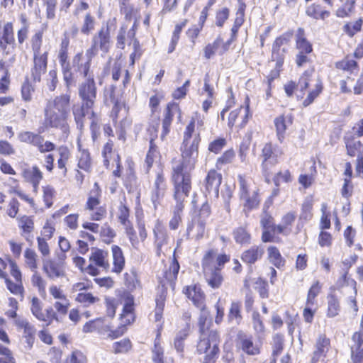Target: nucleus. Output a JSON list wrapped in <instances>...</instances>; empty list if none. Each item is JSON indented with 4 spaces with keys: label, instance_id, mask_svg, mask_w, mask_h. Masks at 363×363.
Wrapping results in <instances>:
<instances>
[{
    "label": "nucleus",
    "instance_id": "6ab92c4d",
    "mask_svg": "<svg viewBox=\"0 0 363 363\" xmlns=\"http://www.w3.org/2000/svg\"><path fill=\"white\" fill-rule=\"evenodd\" d=\"M14 43V35L13 24L11 23H6L3 25L0 24V51L6 52L7 45Z\"/></svg>",
    "mask_w": 363,
    "mask_h": 363
},
{
    "label": "nucleus",
    "instance_id": "bb28decb",
    "mask_svg": "<svg viewBox=\"0 0 363 363\" xmlns=\"http://www.w3.org/2000/svg\"><path fill=\"white\" fill-rule=\"evenodd\" d=\"M221 175L216 170L211 169L208 172L206 178V189L208 192L214 191L218 193V189L221 184Z\"/></svg>",
    "mask_w": 363,
    "mask_h": 363
},
{
    "label": "nucleus",
    "instance_id": "f3484780",
    "mask_svg": "<svg viewBox=\"0 0 363 363\" xmlns=\"http://www.w3.org/2000/svg\"><path fill=\"white\" fill-rule=\"evenodd\" d=\"M34 67L32 70V76L35 82H40L41 75L44 74L47 69L48 52L43 53L33 54Z\"/></svg>",
    "mask_w": 363,
    "mask_h": 363
},
{
    "label": "nucleus",
    "instance_id": "6e6552de",
    "mask_svg": "<svg viewBox=\"0 0 363 363\" xmlns=\"http://www.w3.org/2000/svg\"><path fill=\"white\" fill-rule=\"evenodd\" d=\"M184 293L192 301L193 303L201 310V313L200 317H203V320H206L209 313L206 310L204 303L205 296L201 287L196 284L187 286L184 289Z\"/></svg>",
    "mask_w": 363,
    "mask_h": 363
},
{
    "label": "nucleus",
    "instance_id": "39448f33",
    "mask_svg": "<svg viewBox=\"0 0 363 363\" xmlns=\"http://www.w3.org/2000/svg\"><path fill=\"white\" fill-rule=\"evenodd\" d=\"M313 69L306 70L298 80V86L300 91L303 92L308 90V96L303 101L305 107L312 104L322 91V84L318 78L313 77Z\"/></svg>",
    "mask_w": 363,
    "mask_h": 363
},
{
    "label": "nucleus",
    "instance_id": "ea45409f",
    "mask_svg": "<svg viewBox=\"0 0 363 363\" xmlns=\"http://www.w3.org/2000/svg\"><path fill=\"white\" fill-rule=\"evenodd\" d=\"M296 48L301 53H310L312 51V46L304 37V31L298 28L296 34Z\"/></svg>",
    "mask_w": 363,
    "mask_h": 363
},
{
    "label": "nucleus",
    "instance_id": "4d7b16f0",
    "mask_svg": "<svg viewBox=\"0 0 363 363\" xmlns=\"http://www.w3.org/2000/svg\"><path fill=\"white\" fill-rule=\"evenodd\" d=\"M113 143L109 140L104 146L102 155L104 158V162L106 166H108L110 160L114 161V157L116 155L113 153Z\"/></svg>",
    "mask_w": 363,
    "mask_h": 363
},
{
    "label": "nucleus",
    "instance_id": "13d9d810",
    "mask_svg": "<svg viewBox=\"0 0 363 363\" xmlns=\"http://www.w3.org/2000/svg\"><path fill=\"white\" fill-rule=\"evenodd\" d=\"M260 224L263 229H271L274 233H277V225L274 223V218L267 213L262 215Z\"/></svg>",
    "mask_w": 363,
    "mask_h": 363
},
{
    "label": "nucleus",
    "instance_id": "f257e3e1",
    "mask_svg": "<svg viewBox=\"0 0 363 363\" xmlns=\"http://www.w3.org/2000/svg\"><path fill=\"white\" fill-rule=\"evenodd\" d=\"M201 142L199 133H194V121L190 122L184 133L180 147L181 160H174L172 164V182L176 189V197L182 199L191 189V172L195 168Z\"/></svg>",
    "mask_w": 363,
    "mask_h": 363
},
{
    "label": "nucleus",
    "instance_id": "4be33fe9",
    "mask_svg": "<svg viewBox=\"0 0 363 363\" xmlns=\"http://www.w3.org/2000/svg\"><path fill=\"white\" fill-rule=\"evenodd\" d=\"M344 143L347 155L350 157L357 156V157L359 155H363V145L360 140L355 139L352 135H345Z\"/></svg>",
    "mask_w": 363,
    "mask_h": 363
},
{
    "label": "nucleus",
    "instance_id": "473e14b6",
    "mask_svg": "<svg viewBox=\"0 0 363 363\" xmlns=\"http://www.w3.org/2000/svg\"><path fill=\"white\" fill-rule=\"evenodd\" d=\"M77 146L79 152L78 155V167L88 172L91 167V160L89 152L82 148L79 139L77 140Z\"/></svg>",
    "mask_w": 363,
    "mask_h": 363
},
{
    "label": "nucleus",
    "instance_id": "4c0bfd02",
    "mask_svg": "<svg viewBox=\"0 0 363 363\" xmlns=\"http://www.w3.org/2000/svg\"><path fill=\"white\" fill-rule=\"evenodd\" d=\"M202 265L203 272L207 271V268L211 271L218 270L216 264V251L214 250H208L203 258Z\"/></svg>",
    "mask_w": 363,
    "mask_h": 363
},
{
    "label": "nucleus",
    "instance_id": "5fc2aeb1",
    "mask_svg": "<svg viewBox=\"0 0 363 363\" xmlns=\"http://www.w3.org/2000/svg\"><path fill=\"white\" fill-rule=\"evenodd\" d=\"M99 298L94 296L91 293L80 292L75 297V301L84 304L85 306H89L94 303Z\"/></svg>",
    "mask_w": 363,
    "mask_h": 363
},
{
    "label": "nucleus",
    "instance_id": "a19ab883",
    "mask_svg": "<svg viewBox=\"0 0 363 363\" xmlns=\"http://www.w3.org/2000/svg\"><path fill=\"white\" fill-rule=\"evenodd\" d=\"M241 303L239 302H233L230 305L228 314V320L233 324H239L242 320L240 314Z\"/></svg>",
    "mask_w": 363,
    "mask_h": 363
},
{
    "label": "nucleus",
    "instance_id": "1a4fd4ad",
    "mask_svg": "<svg viewBox=\"0 0 363 363\" xmlns=\"http://www.w3.org/2000/svg\"><path fill=\"white\" fill-rule=\"evenodd\" d=\"M79 86V96L85 106L93 107L96 98V87L94 76L86 77Z\"/></svg>",
    "mask_w": 363,
    "mask_h": 363
},
{
    "label": "nucleus",
    "instance_id": "0eeeda50",
    "mask_svg": "<svg viewBox=\"0 0 363 363\" xmlns=\"http://www.w3.org/2000/svg\"><path fill=\"white\" fill-rule=\"evenodd\" d=\"M111 47V40L109 28L108 26L102 27L96 32L91 38V45L87 50L95 57L99 51L101 52V56L104 57L109 52Z\"/></svg>",
    "mask_w": 363,
    "mask_h": 363
},
{
    "label": "nucleus",
    "instance_id": "7c9ffc66",
    "mask_svg": "<svg viewBox=\"0 0 363 363\" xmlns=\"http://www.w3.org/2000/svg\"><path fill=\"white\" fill-rule=\"evenodd\" d=\"M296 218L295 212H289L285 214L282 218L280 224L277 225V233L287 235L291 230V227Z\"/></svg>",
    "mask_w": 363,
    "mask_h": 363
},
{
    "label": "nucleus",
    "instance_id": "5701e85b",
    "mask_svg": "<svg viewBox=\"0 0 363 363\" xmlns=\"http://www.w3.org/2000/svg\"><path fill=\"white\" fill-rule=\"evenodd\" d=\"M179 270V264L178 262L174 259L169 269L164 272L163 277H159L160 282L162 286H165L167 284L172 285L177 279V274Z\"/></svg>",
    "mask_w": 363,
    "mask_h": 363
},
{
    "label": "nucleus",
    "instance_id": "0e129e2a",
    "mask_svg": "<svg viewBox=\"0 0 363 363\" xmlns=\"http://www.w3.org/2000/svg\"><path fill=\"white\" fill-rule=\"evenodd\" d=\"M321 290V285L319 281H315L310 288L307 296V306H313L315 297L319 294Z\"/></svg>",
    "mask_w": 363,
    "mask_h": 363
},
{
    "label": "nucleus",
    "instance_id": "2eb2a0df",
    "mask_svg": "<svg viewBox=\"0 0 363 363\" xmlns=\"http://www.w3.org/2000/svg\"><path fill=\"white\" fill-rule=\"evenodd\" d=\"M166 191V183L162 173L159 172L157 174L156 179L152 189L151 201L153 203L154 207L156 208L160 201L164 196Z\"/></svg>",
    "mask_w": 363,
    "mask_h": 363
},
{
    "label": "nucleus",
    "instance_id": "864d4df0",
    "mask_svg": "<svg viewBox=\"0 0 363 363\" xmlns=\"http://www.w3.org/2000/svg\"><path fill=\"white\" fill-rule=\"evenodd\" d=\"M337 67L340 69L354 72L357 70V63L352 58L347 57L337 64Z\"/></svg>",
    "mask_w": 363,
    "mask_h": 363
},
{
    "label": "nucleus",
    "instance_id": "cd10ccee",
    "mask_svg": "<svg viewBox=\"0 0 363 363\" xmlns=\"http://www.w3.org/2000/svg\"><path fill=\"white\" fill-rule=\"evenodd\" d=\"M240 344L243 352L249 355H257L260 352V344L254 343L252 337L245 335L240 336Z\"/></svg>",
    "mask_w": 363,
    "mask_h": 363
},
{
    "label": "nucleus",
    "instance_id": "dca6fc26",
    "mask_svg": "<svg viewBox=\"0 0 363 363\" xmlns=\"http://www.w3.org/2000/svg\"><path fill=\"white\" fill-rule=\"evenodd\" d=\"M89 261L104 271H108L110 268L108 252L106 250L96 247L91 248Z\"/></svg>",
    "mask_w": 363,
    "mask_h": 363
},
{
    "label": "nucleus",
    "instance_id": "20e7f679",
    "mask_svg": "<svg viewBox=\"0 0 363 363\" xmlns=\"http://www.w3.org/2000/svg\"><path fill=\"white\" fill-rule=\"evenodd\" d=\"M206 320H203V317L199 318V323L201 334L197 345V351L200 354H205L206 359H213L219 352L220 339L216 330L208 331V327L205 325Z\"/></svg>",
    "mask_w": 363,
    "mask_h": 363
},
{
    "label": "nucleus",
    "instance_id": "de8ad7c7",
    "mask_svg": "<svg viewBox=\"0 0 363 363\" xmlns=\"http://www.w3.org/2000/svg\"><path fill=\"white\" fill-rule=\"evenodd\" d=\"M40 135L35 134L30 131L21 132L18 134V139L26 143L31 144L34 146L39 144V140H40Z\"/></svg>",
    "mask_w": 363,
    "mask_h": 363
},
{
    "label": "nucleus",
    "instance_id": "8fccbe9b",
    "mask_svg": "<svg viewBox=\"0 0 363 363\" xmlns=\"http://www.w3.org/2000/svg\"><path fill=\"white\" fill-rule=\"evenodd\" d=\"M25 263L28 268L32 272L35 271L38 268L37 255L34 250L26 249L24 252Z\"/></svg>",
    "mask_w": 363,
    "mask_h": 363
},
{
    "label": "nucleus",
    "instance_id": "f03ea898",
    "mask_svg": "<svg viewBox=\"0 0 363 363\" xmlns=\"http://www.w3.org/2000/svg\"><path fill=\"white\" fill-rule=\"evenodd\" d=\"M71 111V96L62 94L48 99L44 108V121L47 127L69 131L67 123Z\"/></svg>",
    "mask_w": 363,
    "mask_h": 363
},
{
    "label": "nucleus",
    "instance_id": "a18cd8bd",
    "mask_svg": "<svg viewBox=\"0 0 363 363\" xmlns=\"http://www.w3.org/2000/svg\"><path fill=\"white\" fill-rule=\"evenodd\" d=\"M340 303L337 298L330 295L328 297V311L327 315L330 318H334L338 315L340 311Z\"/></svg>",
    "mask_w": 363,
    "mask_h": 363
},
{
    "label": "nucleus",
    "instance_id": "bf43d9fd",
    "mask_svg": "<svg viewBox=\"0 0 363 363\" xmlns=\"http://www.w3.org/2000/svg\"><path fill=\"white\" fill-rule=\"evenodd\" d=\"M43 30H39L31 38V45L33 54L43 53L41 50Z\"/></svg>",
    "mask_w": 363,
    "mask_h": 363
},
{
    "label": "nucleus",
    "instance_id": "a211bd4d",
    "mask_svg": "<svg viewBox=\"0 0 363 363\" xmlns=\"http://www.w3.org/2000/svg\"><path fill=\"white\" fill-rule=\"evenodd\" d=\"M231 40L223 42V39L219 36L213 43L208 44L204 48V56L206 59H210L216 52L220 55L223 54L229 48Z\"/></svg>",
    "mask_w": 363,
    "mask_h": 363
},
{
    "label": "nucleus",
    "instance_id": "9b49d317",
    "mask_svg": "<svg viewBox=\"0 0 363 363\" xmlns=\"http://www.w3.org/2000/svg\"><path fill=\"white\" fill-rule=\"evenodd\" d=\"M95 56L91 54L87 50L85 54L79 52L75 55L72 60V67L83 75L84 78L94 76L90 72V67L92 59Z\"/></svg>",
    "mask_w": 363,
    "mask_h": 363
},
{
    "label": "nucleus",
    "instance_id": "2f4dec72",
    "mask_svg": "<svg viewBox=\"0 0 363 363\" xmlns=\"http://www.w3.org/2000/svg\"><path fill=\"white\" fill-rule=\"evenodd\" d=\"M101 196V189L97 183H94L92 189L90 191L89 196L86 203V209L89 211H94L96 208H101L99 206Z\"/></svg>",
    "mask_w": 363,
    "mask_h": 363
},
{
    "label": "nucleus",
    "instance_id": "052dcab7",
    "mask_svg": "<svg viewBox=\"0 0 363 363\" xmlns=\"http://www.w3.org/2000/svg\"><path fill=\"white\" fill-rule=\"evenodd\" d=\"M131 342L128 339H123L121 341L116 342L113 344V350L114 353H125L129 351L131 348Z\"/></svg>",
    "mask_w": 363,
    "mask_h": 363
},
{
    "label": "nucleus",
    "instance_id": "49530a36",
    "mask_svg": "<svg viewBox=\"0 0 363 363\" xmlns=\"http://www.w3.org/2000/svg\"><path fill=\"white\" fill-rule=\"evenodd\" d=\"M152 360L155 363H164V351L160 345V334H157L155 340V345L152 349Z\"/></svg>",
    "mask_w": 363,
    "mask_h": 363
},
{
    "label": "nucleus",
    "instance_id": "3c124183",
    "mask_svg": "<svg viewBox=\"0 0 363 363\" xmlns=\"http://www.w3.org/2000/svg\"><path fill=\"white\" fill-rule=\"evenodd\" d=\"M95 27V18L89 13H87L84 18L81 32L83 34L89 35Z\"/></svg>",
    "mask_w": 363,
    "mask_h": 363
},
{
    "label": "nucleus",
    "instance_id": "69168bd1",
    "mask_svg": "<svg viewBox=\"0 0 363 363\" xmlns=\"http://www.w3.org/2000/svg\"><path fill=\"white\" fill-rule=\"evenodd\" d=\"M100 235L103 241L106 243H110L115 237L114 230L106 223L104 224L100 230Z\"/></svg>",
    "mask_w": 363,
    "mask_h": 363
},
{
    "label": "nucleus",
    "instance_id": "6e6d98bb",
    "mask_svg": "<svg viewBox=\"0 0 363 363\" xmlns=\"http://www.w3.org/2000/svg\"><path fill=\"white\" fill-rule=\"evenodd\" d=\"M362 23L363 20L359 18L354 22L345 24L343 30L349 36L352 37L355 33L361 30Z\"/></svg>",
    "mask_w": 363,
    "mask_h": 363
},
{
    "label": "nucleus",
    "instance_id": "72a5a7b5",
    "mask_svg": "<svg viewBox=\"0 0 363 363\" xmlns=\"http://www.w3.org/2000/svg\"><path fill=\"white\" fill-rule=\"evenodd\" d=\"M203 273L206 280L211 287L218 289L220 286L223 279L220 270L211 271L207 268V271H204Z\"/></svg>",
    "mask_w": 363,
    "mask_h": 363
},
{
    "label": "nucleus",
    "instance_id": "e2e57ef3",
    "mask_svg": "<svg viewBox=\"0 0 363 363\" xmlns=\"http://www.w3.org/2000/svg\"><path fill=\"white\" fill-rule=\"evenodd\" d=\"M114 92L115 88L111 86L109 89L106 90L105 97L106 101H109L111 104L113 105L112 113L115 114L116 116H117L120 104L118 100L115 98Z\"/></svg>",
    "mask_w": 363,
    "mask_h": 363
},
{
    "label": "nucleus",
    "instance_id": "c03bdc74",
    "mask_svg": "<svg viewBox=\"0 0 363 363\" xmlns=\"http://www.w3.org/2000/svg\"><path fill=\"white\" fill-rule=\"evenodd\" d=\"M313 200L312 198H306L302 204L301 213L299 216L301 220L308 221L313 216Z\"/></svg>",
    "mask_w": 363,
    "mask_h": 363
},
{
    "label": "nucleus",
    "instance_id": "c85d7f7f",
    "mask_svg": "<svg viewBox=\"0 0 363 363\" xmlns=\"http://www.w3.org/2000/svg\"><path fill=\"white\" fill-rule=\"evenodd\" d=\"M292 123V118L290 116H280L274 119V125L276 127L278 140L282 143L284 138V133L291 124Z\"/></svg>",
    "mask_w": 363,
    "mask_h": 363
},
{
    "label": "nucleus",
    "instance_id": "7ed1b4c3",
    "mask_svg": "<svg viewBox=\"0 0 363 363\" xmlns=\"http://www.w3.org/2000/svg\"><path fill=\"white\" fill-rule=\"evenodd\" d=\"M135 320L134 314V300L133 297L130 295H127L124 298L123 308L122 313L121 314V320L122 326L119 327L118 330H111V325L104 318L96 319V331L101 334H107L108 337L114 339L121 336L125 330V325L130 324Z\"/></svg>",
    "mask_w": 363,
    "mask_h": 363
},
{
    "label": "nucleus",
    "instance_id": "338daca9",
    "mask_svg": "<svg viewBox=\"0 0 363 363\" xmlns=\"http://www.w3.org/2000/svg\"><path fill=\"white\" fill-rule=\"evenodd\" d=\"M34 274L31 277V282L33 286L38 289L39 293L45 292L46 282L43 277L37 272V271H33Z\"/></svg>",
    "mask_w": 363,
    "mask_h": 363
},
{
    "label": "nucleus",
    "instance_id": "4468645a",
    "mask_svg": "<svg viewBox=\"0 0 363 363\" xmlns=\"http://www.w3.org/2000/svg\"><path fill=\"white\" fill-rule=\"evenodd\" d=\"M351 357L354 362H360L363 359V330L355 332L351 339Z\"/></svg>",
    "mask_w": 363,
    "mask_h": 363
},
{
    "label": "nucleus",
    "instance_id": "412c9836",
    "mask_svg": "<svg viewBox=\"0 0 363 363\" xmlns=\"http://www.w3.org/2000/svg\"><path fill=\"white\" fill-rule=\"evenodd\" d=\"M189 192H186L185 195L182 196V199H179L176 197V189H174V197L176 200L177 204L175 206L173 216L169 221V226L172 230H176L178 228L179 223L182 221L181 213L184 208L183 202L186 198L189 196Z\"/></svg>",
    "mask_w": 363,
    "mask_h": 363
},
{
    "label": "nucleus",
    "instance_id": "f8f14e48",
    "mask_svg": "<svg viewBox=\"0 0 363 363\" xmlns=\"http://www.w3.org/2000/svg\"><path fill=\"white\" fill-rule=\"evenodd\" d=\"M43 270L46 276L52 280L63 278L66 275L65 265L50 258L43 259Z\"/></svg>",
    "mask_w": 363,
    "mask_h": 363
},
{
    "label": "nucleus",
    "instance_id": "09e8293b",
    "mask_svg": "<svg viewBox=\"0 0 363 363\" xmlns=\"http://www.w3.org/2000/svg\"><path fill=\"white\" fill-rule=\"evenodd\" d=\"M247 112H248V106L247 107H245V108H243L242 106H240L239 108L232 111L230 113L229 118H228V126L230 128H232L234 125L237 118L238 117V116L240 113L243 114V118H243V125H245L247 122Z\"/></svg>",
    "mask_w": 363,
    "mask_h": 363
},
{
    "label": "nucleus",
    "instance_id": "9d476101",
    "mask_svg": "<svg viewBox=\"0 0 363 363\" xmlns=\"http://www.w3.org/2000/svg\"><path fill=\"white\" fill-rule=\"evenodd\" d=\"M282 154L283 151L281 148L274 147L270 143L265 144L262 151L263 171L268 173L271 168L278 163V157Z\"/></svg>",
    "mask_w": 363,
    "mask_h": 363
},
{
    "label": "nucleus",
    "instance_id": "603ef678",
    "mask_svg": "<svg viewBox=\"0 0 363 363\" xmlns=\"http://www.w3.org/2000/svg\"><path fill=\"white\" fill-rule=\"evenodd\" d=\"M350 282L351 286L350 287H348V289L350 290V295L347 297V302L348 306L354 311V312L357 313L358 311V308L356 301V281L354 280H351Z\"/></svg>",
    "mask_w": 363,
    "mask_h": 363
},
{
    "label": "nucleus",
    "instance_id": "37998d69",
    "mask_svg": "<svg viewBox=\"0 0 363 363\" xmlns=\"http://www.w3.org/2000/svg\"><path fill=\"white\" fill-rule=\"evenodd\" d=\"M306 14L315 19H325L329 16V12L323 10L318 5L311 4L306 9Z\"/></svg>",
    "mask_w": 363,
    "mask_h": 363
},
{
    "label": "nucleus",
    "instance_id": "79ce46f5",
    "mask_svg": "<svg viewBox=\"0 0 363 363\" xmlns=\"http://www.w3.org/2000/svg\"><path fill=\"white\" fill-rule=\"evenodd\" d=\"M268 258L269 262L277 267L284 266V259L281 257L279 250L274 246L267 248Z\"/></svg>",
    "mask_w": 363,
    "mask_h": 363
},
{
    "label": "nucleus",
    "instance_id": "680f3d73",
    "mask_svg": "<svg viewBox=\"0 0 363 363\" xmlns=\"http://www.w3.org/2000/svg\"><path fill=\"white\" fill-rule=\"evenodd\" d=\"M30 310L33 315L38 320H44L43 312L42 311V303L37 297L31 300Z\"/></svg>",
    "mask_w": 363,
    "mask_h": 363
},
{
    "label": "nucleus",
    "instance_id": "c9c22d12",
    "mask_svg": "<svg viewBox=\"0 0 363 363\" xmlns=\"http://www.w3.org/2000/svg\"><path fill=\"white\" fill-rule=\"evenodd\" d=\"M290 35H283L275 40L272 48V58L274 60L279 58V55L281 50L282 52L286 50V45L290 40Z\"/></svg>",
    "mask_w": 363,
    "mask_h": 363
},
{
    "label": "nucleus",
    "instance_id": "aec40b11",
    "mask_svg": "<svg viewBox=\"0 0 363 363\" xmlns=\"http://www.w3.org/2000/svg\"><path fill=\"white\" fill-rule=\"evenodd\" d=\"M153 233L157 247V252L160 255L162 247L168 243L167 232L164 225L160 221L157 220L154 227Z\"/></svg>",
    "mask_w": 363,
    "mask_h": 363
},
{
    "label": "nucleus",
    "instance_id": "423d86ee",
    "mask_svg": "<svg viewBox=\"0 0 363 363\" xmlns=\"http://www.w3.org/2000/svg\"><path fill=\"white\" fill-rule=\"evenodd\" d=\"M238 182L240 185V196L244 201V207L248 210L257 208L259 203L258 189L252 180L250 178L239 175Z\"/></svg>",
    "mask_w": 363,
    "mask_h": 363
},
{
    "label": "nucleus",
    "instance_id": "e433bc0d",
    "mask_svg": "<svg viewBox=\"0 0 363 363\" xmlns=\"http://www.w3.org/2000/svg\"><path fill=\"white\" fill-rule=\"evenodd\" d=\"M93 107H88L85 106V102L82 101V105L74 104L72 107V113L74 117V120L78 127H82V119L85 116L86 113H89V111Z\"/></svg>",
    "mask_w": 363,
    "mask_h": 363
},
{
    "label": "nucleus",
    "instance_id": "ddd939ff",
    "mask_svg": "<svg viewBox=\"0 0 363 363\" xmlns=\"http://www.w3.org/2000/svg\"><path fill=\"white\" fill-rule=\"evenodd\" d=\"M22 177L26 182L33 186V192L38 194L40 182L43 178V172L36 165L27 167L23 169Z\"/></svg>",
    "mask_w": 363,
    "mask_h": 363
},
{
    "label": "nucleus",
    "instance_id": "f704fd0d",
    "mask_svg": "<svg viewBox=\"0 0 363 363\" xmlns=\"http://www.w3.org/2000/svg\"><path fill=\"white\" fill-rule=\"evenodd\" d=\"M57 152L59 155L57 167L62 170V175L65 176L67 172L66 166L70 157V151L67 147L60 146L57 148Z\"/></svg>",
    "mask_w": 363,
    "mask_h": 363
},
{
    "label": "nucleus",
    "instance_id": "a878e982",
    "mask_svg": "<svg viewBox=\"0 0 363 363\" xmlns=\"http://www.w3.org/2000/svg\"><path fill=\"white\" fill-rule=\"evenodd\" d=\"M264 252L263 247L252 246L243 252L241 258L247 264H253L262 258Z\"/></svg>",
    "mask_w": 363,
    "mask_h": 363
},
{
    "label": "nucleus",
    "instance_id": "393cba45",
    "mask_svg": "<svg viewBox=\"0 0 363 363\" xmlns=\"http://www.w3.org/2000/svg\"><path fill=\"white\" fill-rule=\"evenodd\" d=\"M205 225L206 221L194 218L187 228L188 235L196 240L202 238L205 233Z\"/></svg>",
    "mask_w": 363,
    "mask_h": 363
},
{
    "label": "nucleus",
    "instance_id": "58836bf2",
    "mask_svg": "<svg viewBox=\"0 0 363 363\" xmlns=\"http://www.w3.org/2000/svg\"><path fill=\"white\" fill-rule=\"evenodd\" d=\"M233 238L240 245H249L251 242V235L245 227H238L233 230Z\"/></svg>",
    "mask_w": 363,
    "mask_h": 363
},
{
    "label": "nucleus",
    "instance_id": "774afa93",
    "mask_svg": "<svg viewBox=\"0 0 363 363\" xmlns=\"http://www.w3.org/2000/svg\"><path fill=\"white\" fill-rule=\"evenodd\" d=\"M0 363H16L11 350L0 344Z\"/></svg>",
    "mask_w": 363,
    "mask_h": 363
},
{
    "label": "nucleus",
    "instance_id": "b1692460",
    "mask_svg": "<svg viewBox=\"0 0 363 363\" xmlns=\"http://www.w3.org/2000/svg\"><path fill=\"white\" fill-rule=\"evenodd\" d=\"M113 267L111 272L119 274L125 266V258L122 250L117 245L111 247Z\"/></svg>",
    "mask_w": 363,
    "mask_h": 363
},
{
    "label": "nucleus",
    "instance_id": "c756f323",
    "mask_svg": "<svg viewBox=\"0 0 363 363\" xmlns=\"http://www.w3.org/2000/svg\"><path fill=\"white\" fill-rule=\"evenodd\" d=\"M18 226L22 230L21 235L28 240L34 230V221L31 216L26 215L17 218Z\"/></svg>",
    "mask_w": 363,
    "mask_h": 363
}]
</instances>
